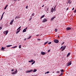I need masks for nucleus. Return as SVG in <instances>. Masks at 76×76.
<instances>
[{
  "instance_id": "nucleus-1",
  "label": "nucleus",
  "mask_w": 76,
  "mask_h": 76,
  "mask_svg": "<svg viewBox=\"0 0 76 76\" xmlns=\"http://www.w3.org/2000/svg\"><path fill=\"white\" fill-rule=\"evenodd\" d=\"M72 64V62L71 61H70L69 62H68L66 65V66H69Z\"/></svg>"
},
{
  "instance_id": "nucleus-2",
  "label": "nucleus",
  "mask_w": 76,
  "mask_h": 76,
  "mask_svg": "<svg viewBox=\"0 0 76 76\" xmlns=\"http://www.w3.org/2000/svg\"><path fill=\"white\" fill-rule=\"evenodd\" d=\"M47 19L45 18L43 19V20L42 22H43V23H44V22H47Z\"/></svg>"
},
{
  "instance_id": "nucleus-3",
  "label": "nucleus",
  "mask_w": 76,
  "mask_h": 76,
  "mask_svg": "<svg viewBox=\"0 0 76 76\" xmlns=\"http://www.w3.org/2000/svg\"><path fill=\"white\" fill-rule=\"evenodd\" d=\"M33 72V69H31L30 71H26V73H31V72Z\"/></svg>"
},
{
  "instance_id": "nucleus-4",
  "label": "nucleus",
  "mask_w": 76,
  "mask_h": 76,
  "mask_svg": "<svg viewBox=\"0 0 76 76\" xmlns=\"http://www.w3.org/2000/svg\"><path fill=\"white\" fill-rule=\"evenodd\" d=\"M16 73H17V70H16L15 72L12 73V75H15V74H16Z\"/></svg>"
},
{
  "instance_id": "nucleus-5",
  "label": "nucleus",
  "mask_w": 76,
  "mask_h": 76,
  "mask_svg": "<svg viewBox=\"0 0 76 76\" xmlns=\"http://www.w3.org/2000/svg\"><path fill=\"white\" fill-rule=\"evenodd\" d=\"M27 29H28V27H26L25 29H24L23 30V32H25L26 31V30H27Z\"/></svg>"
},
{
  "instance_id": "nucleus-6",
  "label": "nucleus",
  "mask_w": 76,
  "mask_h": 76,
  "mask_svg": "<svg viewBox=\"0 0 76 76\" xmlns=\"http://www.w3.org/2000/svg\"><path fill=\"white\" fill-rule=\"evenodd\" d=\"M66 29L67 31H69V30H70L71 29V27H68L66 28Z\"/></svg>"
},
{
  "instance_id": "nucleus-7",
  "label": "nucleus",
  "mask_w": 76,
  "mask_h": 76,
  "mask_svg": "<svg viewBox=\"0 0 76 76\" xmlns=\"http://www.w3.org/2000/svg\"><path fill=\"white\" fill-rule=\"evenodd\" d=\"M54 42L55 43H58V40L57 39H56L54 40Z\"/></svg>"
},
{
  "instance_id": "nucleus-8",
  "label": "nucleus",
  "mask_w": 76,
  "mask_h": 76,
  "mask_svg": "<svg viewBox=\"0 0 76 76\" xmlns=\"http://www.w3.org/2000/svg\"><path fill=\"white\" fill-rule=\"evenodd\" d=\"M66 46H65L62 49V51H63L65 49H66Z\"/></svg>"
},
{
  "instance_id": "nucleus-9",
  "label": "nucleus",
  "mask_w": 76,
  "mask_h": 76,
  "mask_svg": "<svg viewBox=\"0 0 76 76\" xmlns=\"http://www.w3.org/2000/svg\"><path fill=\"white\" fill-rule=\"evenodd\" d=\"M41 53L42 55H45V53L42 52H41Z\"/></svg>"
},
{
  "instance_id": "nucleus-10",
  "label": "nucleus",
  "mask_w": 76,
  "mask_h": 76,
  "mask_svg": "<svg viewBox=\"0 0 76 76\" xmlns=\"http://www.w3.org/2000/svg\"><path fill=\"white\" fill-rule=\"evenodd\" d=\"M13 22H14V20H12L11 21V22H10V25H12V24H13Z\"/></svg>"
},
{
  "instance_id": "nucleus-11",
  "label": "nucleus",
  "mask_w": 76,
  "mask_h": 76,
  "mask_svg": "<svg viewBox=\"0 0 76 76\" xmlns=\"http://www.w3.org/2000/svg\"><path fill=\"white\" fill-rule=\"evenodd\" d=\"M51 12H54V9L53 8H51Z\"/></svg>"
},
{
  "instance_id": "nucleus-12",
  "label": "nucleus",
  "mask_w": 76,
  "mask_h": 76,
  "mask_svg": "<svg viewBox=\"0 0 76 76\" xmlns=\"http://www.w3.org/2000/svg\"><path fill=\"white\" fill-rule=\"evenodd\" d=\"M56 18V16H54V17H53L51 19V20H53V19H54V18Z\"/></svg>"
},
{
  "instance_id": "nucleus-13",
  "label": "nucleus",
  "mask_w": 76,
  "mask_h": 76,
  "mask_svg": "<svg viewBox=\"0 0 76 76\" xmlns=\"http://www.w3.org/2000/svg\"><path fill=\"white\" fill-rule=\"evenodd\" d=\"M19 18H20V17L19 16H17L15 17V19H19Z\"/></svg>"
},
{
  "instance_id": "nucleus-14",
  "label": "nucleus",
  "mask_w": 76,
  "mask_h": 76,
  "mask_svg": "<svg viewBox=\"0 0 76 76\" xmlns=\"http://www.w3.org/2000/svg\"><path fill=\"white\" fill-rule=\"evenodd\" d=\"M20 29H19L18 31L16 32V34H18V33H19V32H20Z\"/></svg>"
},
{
  "instance_id": "nucleus-15",
  "label": "nucleus",
  "mask_w": 76,
  "mask_h": 76,
  "mask_svg": "<svg viewBox=\"0 0 76 76\" xmlns=\"http://www.w3.org/2000/svg\"><path fill=\"white\" fill-rule=\"evenodd\" d=\"M8 32H9V31H5V35H6L7 34H8Z\"/></svg>"
},
{
  "instance_id": "nucleus-16",
  "label": "nucleus",
  "mask_w": 76,
  "mask_h": 76,
  "mask_svg": "<svg viewBox=\"0 0 76 76\" xmlns=\"http://www.w3.org/2000/svg\"><path fill=\"white\" fill-rule=\"evenodd\" d=\"M7 6H8V5H6L5 7L4 8V10H6V8H7Z\"/></svg>"
},
{
  "instance_id": "nucleus-17",
  "label": "nucleus",
  "mask_w": 76,
  "mask_h": 76,
  "mask_svg": "<svg viewBox=\"0 0 76 76\" xmlns=\"http://www.w3.org/2000/svg\"><path fill=\"white\" fill-rule=\"evenodd\" d=\"M12 46V45H9L6 46V47H11Z\"/></svg>"
},
{
  "instance_id": "nucleus-18",
  "label": "nucleus",
  "mask_w": 76,
  "mask_h": 76,
  "mask_svg": "<svg viewBox=\"0 0 76 76\" xmlns=\"http://www.w3.org/2000/svg\"><path fill=\"white\" fill-rule=\"evenodd\" d=\"M48 42H49V41H48L47 42H45V43L44 45H46V44H47V43H48Z\"/></svg>"
},
{
  "instance_id": "nucleus-19",
  "label": "nucleus",
  "mask_w": 76,
  "mask_h": 76,
  "mask_svg": "<svg viewBox=\"0 0 76 76\" xmlns=\"http://www.w3.org/2000/svg\"><path fill=\"white\" fill-rule=\"evenodd\" d=\"M45 16V15H44L42 16V17H41L40 19H42V18H43Z\"/></svg>"
},
{
  "instance_id": "nucleus-20",
  "label": "nucleus",
  "mask_w": 76,
  "mask_h": 76,
  "mask_svg": "<svg viewBox=\"0 0 76 76\" xmlns=\"http://www.w3.org/2000/svg\"><path fill=\"white\" fill-rule=\"evenodd\" d=\"M47 13H48V8H47V10H46Z\"/></svg>"
},
{
  "instance_id": "nucleus-21",
  "label": "nucleus",
  "mask_w": 76,
  "mask_h": 76,
  "mask_svg": "<svg viewBox=\"0 0 76 76\" xmlns=\"http://www.w3.org/2000/svg\"><path fill=\"white\" fill-rule=\"evenodd\" d=\"M37 70L36 69H34L33 71V72H37Z\"/></svg>"
},
{
  "instance_id": "nucleus-22",
  "label": "nucleus",
  "mask_w": 76,
  "mask_h": 76,
  "mask_svg": "<svg viewBox=\"0 0 76 76\" xmlns=\"http://www.w3.org/2000/svg\"><path fill=\"white\" fill-rule=\"evenodd\" d=\"M4 13H5V12H4L3 13V14H2V15L1 16V18H3V15H4Z\"/></svg>"
},
{
  "instance_id": "nucleus-23",
  "label": "nucleus",
  "mask_w": 76,
  "mask_h": 76,
  "mask_svg": "<svg viewBox=\"0 0 76 76\" xmlns=\"http://www.w3.org/2000/svg\"><path fill=\"white\" fill-rule=\"evenodd\" d=\"M17 47V46H15L14 47H12V48H15Z\"/></svg>"
},
{
  "instance_id": "nucleus-24",
  "label": "nucleus",
  "mask_w": 76,
  "mask_h": 76,
  "mask_svg": "<svg viewBox=\"0 0 76 76\" xmlns=\"http://www.w3.org/2000/svg\"><path fill=\"white\" fill-rule=\"evenodd\" d=\"M50 73V72L49 71H48L46 72L45 73V74H47L48 73Z\"/></svg>"
},
{
  "instance_id": "nucleus-25",
  "label": "nucleus",
  "mask_w": 76,
  "mask_h": 76,
  "mask_svg": "<svg viewBox=\"0 0 76 76\" xmlns=\"http://www.w3.org/2000/svg\"><path fill=\"white\" fill-rule=\"evenodd\" d=\"M70 53H69L67 55V56L68 57V56H70Z\"/></svg>"
},
{
  "instance_id": "nucleus-26",
  "label": "nucleus",
  "mask_w": 76,
  "mask_h": 76,
  "mask_svg": "<svg viewBox=\"0 0 76 76\" xmlns=\"http://www.w3.org/2000/svg\"><path fill=\"white\" fill-rule=\"evenodd\" d=\"M61 72H64V70L61 69Z\"/></svg>"
},
{
  "instance_id": "nucleus-27",
  "label": "nucleus",
  "mask_w": 76,
  "mask_h": 76,
  "mask_svg": "<svg viewBox=\"0 0 76 76\" xmlns=\"http://www.w3.org/2000/svg\"><path fill=\"white\" fill-rule=\"evenodd\" d=\"M35 63V61H34L33 62H32L31 63V65H33V64H34V63Z\"/></svg>"
},
{
  "instance_id": "nucleus-28",
  "label": "nucleus",
  "mask_w": 76,
  "mask_h": 76,
  "mask_svg": "<svg viewBox=\"0 0 76 76\" xmlns=\"http://www.w3.org/2000/svg\"><path fill=\"white\" fill-rule=\"evenodd\" d=\"M31 37H32L31 36H30L28 38H27V39H30V38H31Z\"/></svg>"
},
{
  "instance_id": "nucleus-29",
  "label": "nucleus",
  "mask_w": 76,
  "mask_h": 76,
  "mask_svg": "<svg viewBox=\"0 0 76 76\" xmlns=\"http://www.w3.org/2000/svg\"><path fill=\"white\" fill-rule=\"evenodd\" d=\"M62 75H63V73H62L61 74H60L59 76H62Z\"/></svg>"
},
{
  "instance_id": "nucleus-30",
  "label": "nucleus",
  "mask_w": 76,
  "mask_h": 76,
  "mask_svg": "<svg viewBox=\"0 0 76 76\" xmlns=\"http://www.w3.org/2000/svg\"><path fill=\"white\" fill-rule=\"evenodd\" d=\"M1 49H2V50H4V47H2L1 48Z\"/></svg>"
},
{
  "instance_id": "nucleus-31",
  "label": "nucleus",
  "mask_w": 76,
  "mask_h": 76,
  "mask_svg": "<svg viewBox=\"0 0 76 76\" xmlns=\"http://www.w3.org/2000/svg\"><path fill=\"white\" fill-rule=\"evenodd\" d=\"M19 48H21V46L20 45H19Z\"/></svg>"
},
{
  "instance_id": "nucleus-32",
  "label": "nucleus",
  "mask_w": 76,
  "mask_h": 76,
  "mask_svg": "<svg viewBox=\"0 0 76 76\" xmlns=\"http://www.w3.org/2000/svg\"><path fill=\"white\" fill-rule=\"evenodd\" d=\"M34 61V60L31 59V62L32 63V62H33Z\"/></svg>"
},
{
  "instance_id": "nucleus-33",
  "label": "nucleus",
  "mask_w": 76,
  "mask_h": 76,
  "mask_svg": "<svg viewBox=\"0 0 76 76\" xmlns=\"http://www.w3.org/2000/svg\"><path fill=\"white\" fill-rule=\"evenodd\" d=\"M55 32H57V29H56L55 30Z\"/></svg>"
},
{
  "instance_id": "nucleus-34",
  "label": "nucleus",
  "mask_w": 76,
  "mask_h": 76,
  "mask_svg": "<svg viewBox=\"0 0 76 76\" xmlns=\"http://www.w3.org/2000/svg\"><path fill=\"white\" fill-rule=\"evenodd\" d=\"M26 9H28V5L26 6Z\"/></svg>"
},
{
  "instance_id": "nucleus-35",
  "label": "nucleus",
  "mask_w": 76,
  "mask_h": 76,
  "mask_svg": "<svg viewBox=\"0 0 76 76\" xmlns=\"http://www.w3.org/2000/svg\"><path fill=\"white\" fill-rule=\"evenodd\" d=\"M51 44V42H48V44Z\"/></svg>"
},
{
  "instance_id": "nucleus-36",
  "label": "nucleus",
  "mask_w": 76,
  "mask_h": 76,
  "mask_svg": "<svg viewBox=\"0 0 76 76\" xmlns=\"http://www.w3.org/2000/svg\"><path fill=\"white\" fill-rule=\"evenodd\" d=\"M32 16H34V13H33V14H32Z\"/></svg>"
},
{
  "instance_id": "nucleus-37",
  "label": "nucleus",
  "mask_w": 76,
  "mask_h": 76,
  "mask_svg": "<svg viewBox=\"0 0 76 76\" xmlns=\"http://www.w3.org/2000/svg\"><path fill=\"white\" fill-rule=\"evenodd\" d=\"M2 29V27H0V30H1Z\"/></svg>"
},
{
  "instance_id": "nucleus-38",
  "label": "nucleus",
  "mask_w": 76,
  "mask_h": 76,
  "mask_svg": "<svg viewBox=\"0 0 76 76\" xmlns=\"http://www.w3.org/2000/svg\"><path fill=\"white\" fill-rule=\"evenodd\" d=\"M12 72H13L14 71V69H12L11 70Z\"/></svg>"
},
{
  "instance_id": "nucleus-39",
  "label": "nucleus",
  "mask_w": 76,
  "mask_h": 76,
  "mask_svg": "<svg viewBox=\"0 0 76 76\" xmlns=\"http://www.w3.org/2000/svg\"><path fill=\"white\" fill-rule=\"evenodd\" d=\"M74 13H76V9L75 10V11H74Z\"/></svg>"
},
{
  "instance_id": "nucleus-40",
  "label": "nucleus",
  "mask_w": 76,
  "mask_h": 76,
  "mask_svg": "<svg viewBox=\"0 0 76 76\" xmlns=\"http://www.w3.org/2000/svg\"><path fill=\"white\" fill-rule=\"evenodd\" d=\"M4 34H6V31H5L4 32Z\"/></svg>"
},
{
  "instance_id": "nucleus-41",
  "label": "nucleus",
  "mask_w": 76,
  "mask_h": 76,
  "mask_svg": "<svg viewBox=\"0 0 76 76\" xmlns=\"http://www.w3.org/2000/svg\"><path fill=\"white\" fill-rule=\"evenodd\" d=\"M68 3H69V4H70V3H71V2L70 1L68 2Z\"/></svg>"
},
{
  "instance_id": "nucleus-42",
  "label": "nucleus",
  "mask_w": 76,
  "mask_h": 76,
  "mask_svg": "<svg viewBox=\"0 0 76 76\" xmlns=\"http://www.w3.org/2000/svg\"><path fill=\"white\" fill-rule=\"evenodd\" d=\"M37 40H39V41H40V40H41L40 39H37Z\"/></svg>"
},
{
  "instance_id": "nucleus-43",
  "label": "nucleus",
  "mask_w": 76,
  "mask_h": 76,
  "mask_svg": "<svg viewBox=\"0 0 76 76\" xmlns=\"http://www.w3.org/2000/svg\"><path fill=\"white\" fill-rule=\"evenodd\" d=\"M20 28H21V26L19 27L18 28V29H20Z\"/></svg>"
},
{
  "instance_id": "nucleus-44",
  "label": "nucleus",
  "mask_w": 76,
  "mask_h": 76,
  "mask_svg": "<svg viewBox=\"0 0 76 76\" xmlns=\"http://www.w3.org/2000/svg\"><path fill=\"white\" fill-rule=\"evenodd\" d=\"M3 18H2L1 17V19L0 20H1Z\"/></svg>"
},
{
  "instance_id": "nucleus-45",
  "label": "nucleus",
  "mask_w": 76,
  "mask_h": 76,
  "mask_svg": "<svg viewBox=\"0 0 76 76\" xmlns=\"http://www.w3.org/2000/svg\"><path fill=\"white\" fill-rule=\"evenodd\" d=\"M55 10H56V6H55L54 7V11H55Z\"/></svg>"
},
{
  "instance_id": "nucleus-46",
  "label": "nucleus",
  "mask_w": 76,
  "mask_h": 76,
  "mask_svg": "<svg viewBox=\"0 0 76 76\" xmlns=\"http://www.w3.org/2000/svg\"><path fill=\"white\" fill-rule=\"evenodd\" d=\"M59 72H60L59 71H58L57 72V73H59Z\"/></svg>"
},
{
  "instance_id": "nucleus-47",
  "label": "nucleus",
  "mask_w": 76,
  "mask_h": 76,
  "mask_svg": "<svg viewBox=\"0 0 76 76\" xmlns=\"http://www.w3.org/2000/svg\"><path fill=\"white\" fill-rule=\"evenodd\" d=\"M50 50H48V52H50Z\"/></svg>"
},
{
  "instance_id": "nucleus-48",
  "label": "nucleus",
  "mask_w": 76,
  "mask_h": 76,
  "mask_svg": "<svg viewBox=\"0 0 76 76\" xmlns=\"http://www.w3.org/2000/svg\"><path fill=\"white\" fill-rule=\"evenodd\" d=\"M28 62H31V61H28Z\"/></svg>"
},
{
  "instance_id": "nucleus-49",
  "label": "nucleus",
  "mask_w": 76,
  "mask_h": 76,
  "mask_svg": "<svg viewBox=\"0 0 76 76\" xmlns=\"http://www.w3.org/2000/svg\"><path fill=\"white\" fill-rule=\"evenodd\" d=\"M44 6V5H42V7H43Z\"/></svg>"
},
{
  "instance_id": "nucleus-50",
  "label": "nucleus",
  "mask_w": 76,
  "mask_h": 76,
  "mask_svg": "<svg viewBox=\"0 0 76 76\" xmlns=\"http://www.w3.org/2000/svg\"><path fill=\"white\" fill-rule=\"evenodd\" d=\"M63 47V46H62L61 47V48H62Z\"/></svg>"
},
{
  "instance_id": "nucleus-51",
  "label": "nucleus",
  "mask_w": 76,
  "mask_h": 76,
  "mask_svg": "<svg viewBox=\"0 0 76 76\" xmlns=\"http://www.w3.org/2000/svg\"><path fill=\"white\" fill-rule=\"evenodd\" d=\"M24 40H26V38H25L24 39Z\"/></svg>"
},
{
  "instance_id": "nucleus-52",
  "label": "nucleus",
  "mask_w": 76,
  "mask_h": 76,
  "mask_svg": "<svg viewBox=\"0 0 76 76\" xmlns=\"http://www.w3.org/2000/svg\"><path fill=\"white\" fill-rule=\"evenodd\" d=\"M72 10H74V8H73Z\"/></svg>"
},
{
  "instance_id": "nucleus-53",
  "label": "nucleus",
  "mask_w": 76,
  "mask_h": 76,
  "mask_svg": "<svg viewBox=\"0 0 76 76\" xmlns=\"http://www.w3.org/2000/svg\"><path fill=\"white\" fill-rule=\"evenodd\" d=\"M39 34H38L36 35V36H39Z\"/></svg>"
},
{
  "instance_id": "nucleus-54",
  "label": "nucleus",
  "mask_w": 76,
  "mask_h": 76,
  "mask_svg": "<svg viewBox=\"0 0 76 76\" xmlns=\"http://www.w3.org/2000/svg\"><path fill=\"white\" fill-rule=\"evenodd\" d=\"M31 18L30 19H29V20H30V21L31 20Z\"/></svg>"
},
{
  "instance_id": "nucleus-55",
  "label": "nucleus",
  "mask_w": 76,
  "mask_h": 76,
  "mask_svg": "<svg viewBox=\"0 0 76 76\" xmlns=\"http://www.w3.org/2000/svg\"><path fill=\"white\" fill-rule=\"evenodd\" d=\"M68 9H69V8H67V9H66V10H68Z\"/></svg>"
},
{
  "instance_id": "nucleus-56",
  "label": "nucleus",
  "mask_w": 76,
  "mask_h": 76,
  "mask_svg": "<svg viewBox=\"0 0 76 76\" xmlns=\"http://www.w3.org/2000/svg\"><path fill=\"white\" fill-rule=\"evenodd\" d=\"M64 44V42H63V43H62V44Z\"/></svg>"
},
{
  "instance_id": "nucleus-57",
  "label": "nucleus",
  "mask_w": 76,
  "mask_h": 76,
  "mask_svg": "<svg viewBox=\"0 0 76 76\" xmlns=\"http://www.w3.org/2000/svg\"><path fill=\"white\" fill-rule=\"evenodd\" d=\"M19 29L18 28L17 29V31H18V30H19Z\"/></svg>"
},
{
  "instance_id": "nucleus-58",
  "label": "nucleus",
  "mask_w": 76,
  "mask_h": 76,
  "mask_svg": "<svg viewBox=\"0 0 76 76\" xmlns=\"http://www.w3.org/2000/svg\"><path fill=\"white\" fill-rule=\"evenodd\" d=\"M58 38H60V37H59V36H58Z\"/></svg>"
},
{
  "instance_id": "nucleus-59",
  "label": "nucleus",
  "mask_w": 76,
  "mask_h": 76,
  "mask_svg": "<svg viewBox=\"0 0 76 76\" xmlns=\"http://www.w3.org/2000/svg\"><path fill=\"white\" fill-rule=\"evenodd\" d=\"M14 1H16V0H14Z\"/></svg>"
},
{
  "instance_id": "nucleus-60",
  "label": "nucleus",
  "mask_w": 76,
  "mask_h": 76,
  "mask_svg": "<svg viewBox=\"0 0 76 76\" xmlns=\"http://www.w3.org/2000/svg\"><path fill=\"white\" fill-rule=\"evenodd\" d=\"M53 73H54V72H53Z\"/></svg>"
}]
</instances>
